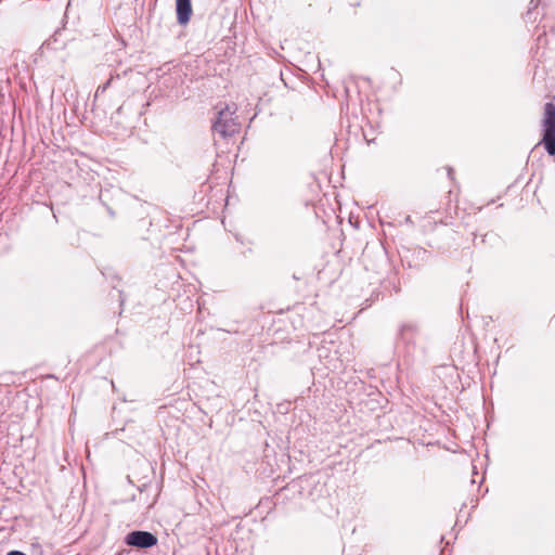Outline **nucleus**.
<instances>
[{
    "mask_svg": "<svg viewBox=\"0 0 555 555\" xmlns=\"http://www.w3.org/2000/svg\"><path fill=\"white\" fill-rule=\"evenodd\" d=\"M236 104H225L221 108L212 122L211 129L214 134L219 135L222 139H228L236 134L241 129V124L235 116Z\"/></svg>",
    "mask_w": 555,
    "mask_h": 555,
    "instance_id": "nucleus-1",
    "label": "nucleus"
},
{
    "mask_svg": "<svg viewBox=\"0 0 555 555\" xmlns=\"http://www.w3.org/2000/svg\"><path fill=\"white\" fill-rule=\"evenodd\" d=\"M423 338L416 324L405 323L400 326L397 347L403 349L405 357H413L416 352L425 351Z\"/></svg>",
    "mask_w": 555,
    "mask_h": 555,
    "instance_id": "nucleus-2",
    "label": "nucleus"
},
{
    "mask_svg": "<svg viewBox=\"0 0 555 555\" xmlns=\"http://www.w3.org/2000/svg\"><path fill=\"white\" fill-rule=\"evenodd\" d=\"M543 137L541 143L550 156H555V104L547 102L544 105L542 120Z\"/></svg>",
    "mask_w": 555,
    "mask_h": 555,
    "instance_id": "nucleus-3",
    "label": "nucleus"
},
{
    "mask_svg": "<svg viewBox=\"0 0 555 555\" xmlns=\"http://www.w3.org/2000/svg\"><path fill=\"white\" fill-rule=\"evenodd\" d=\"M157 542V537L150 531L133 530L125 537V543L128 546L141 550L151 548L155 546Z\"/></svg>",
    "mask_w": 555,
    "mask_h": 555,
    "instance_id": "nucleus-4",
    "label": "nucleus"
},
{
    "mask_svg": "<svg viewBox=\"0 0 555 555\" xmlns=\"http://www.w3.org/2000/svg\"><path fill=\"white\" fill-rule=\"evenodd\" d=\"M193 14L191 0H176L177 22L181 26H185Z\"/></svg>",
    "mask_w": 555,
    "mask_h": 555,
    "instance_id": "nucleus-5",
    "label": "nucleus"
},
{
    "mask_svg": "<svg viewBox=\"0 0 555 555\" xmlns=\"http://www.w3.org/2000/svg\"><path fill=\"white\" fill-rule=\"evenodd\" d=\"M115 78L119 79L120 75L119 74H115V75L112 74L109 79L105 83H103V85L98 87L96 94L104 93L111 87V85H112V82L114 81Z\"/></svg>",
    "mask_w": 555,
    "mask_h": 555,
    "instance_id": "nucleus-6",
    "label": "nucleus"
},
{
    "mask_svg": "<svg viewBox=\"0 0 555 555\" xmlns=\"http://www.w3.org/2000/svg\"><path fill=\"white\" fill-rule=\"evenodd\" d=\"M539 3H540V0H530L527 14H530L531 11L535 10L538 8Z\"/></svg>",
    "mask_w": 555,
    "mask_h": 555,
    "instance_id": "nucleus-7",
    "label": "nucleus"
},
{
    "mask_svg": "<svg viewBox=\"0 0 555 555\" xmlns=\"http://www.w3.org/2000/svg\"><path fill=\"white\" fill-rule=\"evenodd\" d=\"M7 555H27L25 554L24 552H21V551H10Z\"/></svg>",
    "mask_w": 555,
    "mask_h": 555,
    "instance_id": "nucleus-8",
    "label": "nucleus"
},
{
    "mask_svg": "<svg viewBox=\"0 0 555 555\" xmlns=\"http://www.w3.org/2000/svg\"><path fill=\"white\" fill-rule=\"evenodd\" d=\"M486 237H487V234L481 236V242L482 243H486Z\"/></svg>",
    "mask_w": 555,
    "mask_h": 555,
    "instance_id": "nucleus-9",
    "label": "nucleus"
},
{
    "mask_svg": "<svg viewBox=\"0 0 555 555\" xmlns=\"http://www.w3.org/2000/svg\"><path fill=\"white\" fill-rule=\"evenodd\" d=\"M448 175H449L450 178L452 177V169L451 168H449Z\"/></svg>",
    "mask_w": 555,
    "mask_h": 555,
    "instance_id": "nucleus-10",
    "label": "nucleus"
},
{
    "mask_svg": "<svg viewBox=\"0 0 555 555\" xmlns=\"http://www.w3.org/2000/svg\"><path fill=\"white\" fill-rule=\"evenodd\" d=\"M405 221H406V222H412L411 217H410V216H408V217L405 218Z\"/></svg>",
    "mask_w": 555,
    "mask_h": 555,
    "instance_id": "nucleus-11",
    "label": "nucleus"
}]
</instances>
